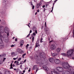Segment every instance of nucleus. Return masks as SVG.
<instances>
[{"label": "nucleus", "instance_id": "nucleus-1", "mask_svg": "<svg viewBox=\"0 0 74 74\" xmlns=\"http://www.w3.org/2000/svg\"><path fill=\"white\" fill-rule=\"evenodd\" d=\"M2 3L5 4V6L3 9L0 10V16L1 18H4L5 16L4 14H5V10L10 7L11 5L7 1V0H3Z\"/></svg>", "mask_w": 74, "mask_h": 74}, {"label": "nucleus", "instance_id": "nucleus-2", "mask_svg": "<svg viewBox=\"0 0 74 74\" xmlns=\"http://www.w3.org/2000/svg\"><path fill=\"white\" fill-rule=\"evenodd\" d=\"M62 66L64 69H68V71L65 70L63 71L62 74H70V72L71 71L72 66H70L67 62H63L62 63Z\"/></svg>", "mask_w": 74, "mask_h": 74}, {"label": "nucleus", "instance_id": "nucleus-3", "mask_svg": "<svg viewBox=\"0 0 74 74\" xmlns=\"http://www.w3.org/2000/svg\"><path fill=\"white\" fill-rule=\"evenodd\" d=\"M4 32V27L0 26V44H2L3 42L2 39L5 42H8V40L6 39L5 37H4V36L1 35V33H3Z\"/></svg>", "mask_w": 74, "mask_h": 74}, {"label": "nucleus", "instance_id": "nucleus-4", "mask_svg": "<svg viewBox=\"0 0 74 74\" xmlns=\"http://www.w3.org/2000/svg\"><path fill=\"white\" fill-rule=\"evenodd\" d=\"M74 52V50L73 49H70L67 52V56H71V55Z\"/></svg>", "mask_w": 74, "mask_h": 74}, {"label": "nucleus", "instance_id": "nucleus-5", "mask_svg": "<svg viewBox=\"0 0 74 74\" xmlns=\"http://www.w3.org/2000/svg\"><path fill=\"white\" fill-rule=\"evenodd\" d=\"M5 33H6L7 36H9L10 35V29L8 27H6L4 29Z\"/></svg>", "mask_w": 74, "mask_h": 74}, {"label": "nucleus", "instance_id": "nucleus-6", "mask_svg": "<svg viewBox=\"0 0 74 74\" xmlns=\"http://www.w3.org/2000/svg\"><path fill=\"white\" fill-rule=\"evenodd\" d=\"M39 56L41 58H42L43 59H45L46 58L45 56V54L44 53H42L39 54Z\"/></svg>", "mask_w": 74, "mask_h": 74}, {"label": "nucleus", "instance_id": "nucleus-7", "mask_svg": "<svg viewBox=\"0 0 74 74\" xmlns=\"http://www.w3.org/2000/svg\"><path fill=\"white\" fill-rule=\"evenodd\" d=\"M56 47L55 44H52L51 46L50 49L51 50H55L56 49Z\"/></svg>", "mask_w": 74, "mask_h": 74}, {"label": "nucleus", "instance_id": "nucleus-8", "mask_svg": "<svg viewBox=\"0 0 74 74\" xmlns=\"http://www.w3.org/2000/svg\"><path fill=\"white\" fill-rule=\"evenodd\" d=\"M54 61L56 64H59L60 63V61L56 59L54 60Z\"/></svg>", "mask_w": 74, "mask_h": 74}, {"label": "nucleus", "instance_id": "nucleus-9", "mask_svg": "<svg viewBox=\"0 0 74 74\" xmlns=\"http://www.w3.org/2000/svg\"><path fill=\"white\" fill-rule=\"evenodd\" d=\"M37 65H34L33 66V69H34V70H36V69L35 73H36L38 70V68H37Z\"/></svg>", "mask_w": 74, "mask_h": 74}, {"label": "nucleus", "instance_id": "nucleus-10", "mask_svg": "<svg viewBox=\"0 0 74 74\" xmlns=\"http://www.w3.org/2000/svg\"><path fill=\"white\" fill-rule=\"evenodd\" d=\"M49 60L50 62H51V63H53L54 61V60L53 58H49Z\"/></svg>", "mask_w": 74, "mask_h": 74}, {"label": "nucleus", "instance_id": "nucleus-11", "mask_svg": "<svg viewBox=\"0 0 74 74\" xmlns=\"http://www.w3.org/2000/svg\"><path fill=\"white\" fill-rule=\"evenodd\" d=\"M68 38H68L67 39H66V38H61L60 39V41L61 42H63L64 41L67 40Z\"/></svg>", "mask_w": 74, "mask_h": 74}, {"label": "nucleus", "instance_id": "nucleus-12", "mask_svg": "<svg viewBox=\"0 0 74 74\" xmlns=\"http://www.w3.org/2000/svg\"><path fill=\"white\" fill-rule=\"evenodd\" d=\"M42 68L46 71H48V67H47L46 66H43Z\"/></svg>", "mask_w": 74, "mask_h": 74}, {"label": "nucleus", "instance_id": "nucleus-13", "mask_svg": "<svg viewBox=\"0 0 74 74\" xmlns=\"http://www.w3.org/2000/svg\"><path fill=\"white\" fill-rule=\"evenodd\" d=\"M0 22L2 24V25H5V24H6L5 21L4 20H2L1 21V20H0Z\"/></svg>", "mask_w": 74, "mask_h": 74}, {"label": "nucleus", "instance_id": "nucleus-14", "mask_svg": "<svg viewBox=\"0 0 74 74\" xmlns=\"http://www.w3.org/2000/svg\"><path fill=\"white\" fill-rule=\"evenodd\" d=\"M17 50L18 52L19 53H21L22 52H23V51L22 50H21V49H17Z\"/></svg>", "mask_w": 74, "mask_h": 74}, {"label": "nucleus", "instance_id": "nucleus-15", "mask_svg": "<svg viewBox=\"0 0 74 74\" xmlns=\"http://www.w3.org/2000/svg\"><path fill=\"white\" fill-rule=\"evenodd\" d=\"M44 30L45 31H46V32H50V29H49L48 28V27H45L44 28Z\"/></svg>", "mask_w": 74, "mask_h": 74}, {"label": "nucleus", "instance_id": "nucleus-16", "mask_svg": "<svg viewBox=\"0 0 74 74\" xmlns=\"http://www.w3.org/2000/svg\"><path fill=\"white\" fill-rule=\"evenodd\" d=\"M38 47H40V45H39V42H38V41H37L36 44L35 48Z\"/></svg>", "mask_w": 74, "mask_h": 74}, {"label": "nucleus", "instance_id": "nucleus-17", "mask_svg": "<svg viewBox=\"0 0 74 74\" xmlns=\"http://www.w3.org/2000/svg\"><path fill=\"white\" fill-rule=\"evenodd\" d=\"M73 67H72V68H70L71 69V74H74V69H73Z\"/></svg>", "mask_w": 74, "mask_h": 74}, {"label": "nucleus", "instance_id": "nucleus-18", "mask_svg": "<svg viewBox=\"0 0 74 74\" xmlns=\"http://www.w3.org/2000/svg\"><path fill=\"white\" fill-rule=\"evenodd\" d=\"M60 50H61L60 48H58L56 49V51L57 52H60Z\"/></svg>", "mask_w": 74, "mask_h": 74}, {"label": "nucleus", "instance_id": "nucleus-19", "mask_svg": "<svg viewBox=\"0 0 74 74\" xmlns=\"http://www.w3.org/2000/svg\"><path fill=\"white\" fill-rule=\"evenodd\" d=\"M41 5H42V3H41V2H40L39 3H38L37 4V6H38V7H40V6H41Z\"/></svg>", "mask_w": 74, "mask_h": 74}, {"label": "nucleus", "instance_id": "nucleus-20", "mask_svg": "<svg viewBox=\"0 0 74 74\" xmlns=\"http://www.w3.org/2000/svg\"><path fill=\"white\" fill-rule=\"evenodd\" d=\"M52 56H56L57 55V53H52Z\"/></svg>", "mask_w": 74, "mask_h": 74}, {"label": "nucleus", "instance_id": "nucleus-21", "mask_svg": "<svg viewBox=\"0 0 74 74\" xmlns=\"http://www.w3.org/2000/svg\"><path fill=\"white\" fill-rule=\"evenodd\" d=\"M32 29L33 31H35L36 30V26H33L32 28Z\"/></svg>", "mask_w": 74, "mask_h": 74}, {"label": "nucleus", "instance_id": "nucleus-22", "mask_svg": "<svg viewBox=\"0 0 74 74\" xmlns=\"http://www.w3.org/2000/svg\"><path fill=\"white\" fill-rule=\"evenodd\" d=\"M31 4L32 5V10H34V5H33V3H32V2H31Z\"/></svg>", "mask_w": 74, "mask_h": 74}, {"label": "nucleus", "instance_id": "nucleus-23", "mask_svg": "<svg viewBox=\"0 0 74 74\" xmlns=\"http://www.w3.org/2000/svg\"><path fill=\"white\" fill-rule=\"evenodd\" d=\"M61 55H63V56H67V54H66L65 53H61Z\"/></svg>", "mask_w": 74, "mask_h": 74}, {"label": "nucleus", "instance_id": "nucleus-24", "mask_svg": "<svg viewBox=\"0 0 74 74\" xmlns=\"http://www.w3.org/2000/svg\"><path fill=\"white\" fill-rule=\"evenodd\" d=\"M42 40H43V39L41 37L40 41V42H41V43L42 42H44V41H42Z\"/></svg>", "mask_w": 74, "mask_h": 74}, {"label": "nucleus", "instance_id": "nucleus-25", "mask_svg": "<svg viewBox=\"0 0 74 74\" xmlns=\"http://www.w3.org/2000/svg\"><path fill=\"white\" fill-rule=\"evenodd\" d=\"M1 56L3 57H5V56H6V54L5 53H3V54H2Z\"/></svg>", "mask_w": 74, "mask_h": 74}, {"label": "nucleus", "instance_id": "nucleus-26", "mask_svg": "<svg viewBox=\"0 0 74 74\" xmlns=\"http://www.w3.org/2000/svg\"><path fill=\"white\" fill-rule=\"evenodd\" d=\"M20 44H24V41L23 40H21L20 42Z\"/></svg>", "mask_w": 74, "mask_h": 74}, {"label": "nucleus", "instance_id": "nucleus-27", "mask_svg": "<svg viewBox=\"0 0 74 74\" xmlns=\"http://www.w3.org/2000/svg\"><path fill=\"white\" fill-rule=\"evenodd\" d=\"M16 63V65H17V64H19V62L18 61H15L14 62V63L15 64V63Z\"/></svg>", "mask_w": 74, "mask_h": 74}, {"label": "nucleus", "instance_id": "nucleus-28", "mask_svg": "<svg viewBox=\"0 0 74 74\" xmlns=\"http://www.w3.org/2000/svg\"><path fill=\"white\" fill-rule=\"evenodd\" d=\"M22 59V58H19L18 60V62H19V61H21V59Z\"/></svg>", "mask_w": 74, "mask_h": 74}, {"label": "nucleus", "instance_id": "nucleus-29", "mask_svg": "<svg viewBox=\"0 0 74 74\" xmlns=\"http://www.w3.org/2000/svg\"><path fill=\"white\" fill-rule=\"evenodd\" d=\"M11 54L12 56H14V52H12L11 53Z\"/></svg>", "mask_w": 74, "mask_h": 74}, {"label": "nucleus", "instance_id": "nucleus-30", "mask_svg": "<svg viewBox=\"0 0 74 74\" xmlns=\"http://www.w3.org/2000/svg\"><path fill=\"white\" fill-rule=\"evenodd\" d=\"M26 53H25L24 54H23V55H22V56H23V58H24V56H25V55H26Z\"/></svg>", "mask_w": 74, "mask_h": 74}, {"label": "nucleus", "instance_id": "nucleus-31", "mask_svg": "<svg viewBox=\"0 0 74 74\" xmlns=\"http://www.w3.org/2000/svg\"><path fill=\"white\" fill-rule=\"evenodd\" d=\"M23 63H24L23 62V61H21L20 62V64H23Z\"/></svg>", "mask_w": 74, "mask_h": 74}, {"label": "nucleus", "instance_id": "nucleus-32", "mask_svg": "<svg viewBox=\"0 0 74 74\" xmlns=\"http://www.w3.org/2000/svg\"><path fill=\"white\" fill-rule=\"evenodd\" d=\"M6 59V58H3V62H4L5 61V60Z\"/></svg>", "mask_w": 74, "mask_h": 74}, {"label": "nucleus", "instance_id": "nucleus-33", "mask_svg": "<svg viewBox=\"0 0 74 74\" xmlns=\"http://www.w3.org/2000/svg\"><path fill=\"white\" fill-rule=\"evenodd\" d=\"M34 37H33V38H32V42H33V41H34Z\"/></svg>", "mask_w": 74, "mask_h": 74}, {"label": "nucleus", "instance_id": "nucleus-34", "mask_svg": "<svg viewBox=\"0 0 74 74\" xmlns=\"http://www.w3.org/2000/svg\"><path fill=\"white\" fill-rule=\"evenodd\" d=\"M45 27H47V24L46 23V22H45Z\"/></svg>", "mask_w": 74, "mask_h": 74}, {"label": "nucleus", "instance_id": "nucleus-35", "mask_svg": "<svg viewBox=\"0 0 74 74\" xmlns=\"http://www.w3.org/2000/svg\"><path fill=\"white\" fill-rule=\"evenodd\" d=\"M30 34H29L26 37H29V36H30Z\"/></svg>", "mask_w": 74, "mask_h": 74}, {"label": "nucleus", "instance_id": "nucleus-36", "mask_svg": "<svg viewBox=\"0 0 74 74\" xmlns=\"http://www.w3.org/2000/svg\"><path fill=\"white\" fill-rule=\"evenodd\" d=\"M23 43H21V44H20V47H22V46H23Z\"/></svg>", "mask_w": 74, "mask_h": 74}, {"label": "nucleus", "instance_id": "nucleus-37", "mask_svg": "<svg viewBox=\"0 0 74 74\" xmlns=\"http://www.w3.org/2000/svg\"><path fill=\"white\" fill-rule=\"evenodd\" d=\"M31 37H32V38L34 37V35L33 34H31Z\"/></svg>", "mask_w": 74, "mask_h": 74}, {"label": "nucleus", "instance_id": "nucleus-38", "mask_svg": "<svg viewBox=\"0 0 74 74\" xmlns=\"http://www.w3.org/2000/svg\"><path fill=\"white\" fill-rule=\"evenodd\" d=\"M3 64L2 61H0V64Z\"/></svg>", "mask_w": 74, "mask_h": 74}, {"label": "nucleus", "instance_id": "nucleus-39", "mask_svg": "<svg viewBox=\"0 0 74 74\" xmlns=\"http://www.w3.org/2000/svg\"><path fill=\"white\" fill-rule=\"evenodd\" d=\"M34 36H36V33H35V32H34L32 34Z\"/></svg>", "mask_w": 74, "mask_h": 74}, {"label": "nucleus", "instance_id": "nucleus-40", "mask_svg": "<svg viewBox=\"0 0 74 74\" xmlns=\"http://www.w3.org/2000/svg\"><path fill=\"white\" fill-rule=\"evenodd\" d=\"M55 3H53V6L52 7V8H53V7H54V5H55Z\"/></svg>", "mask_w": 74, "mask_h": 74}, {"label": "nucleus", "instance_id": "nucleus-41", "mask_svg": "<svg viewBox=\"0 0 74 74\" xmlns=\"http://www.w3.org/2000/svg\"><path fill=\"white\" fill-rule=\"evenodd\" d=\"M35 31V33L36 34H37V31L36 30Z\"/></svg>", "mask_w": 74, "mask_h": 74}, {"label": "nucleus", "instance_id": "nucleus-42", "mask_svg": "<svg viewBox=\"0 0 74 74\" xmlns=\"http://www.w3.org/2000/svg\"><path fill=\"white\" fill-rule=\"evenodd\" d=\"M29 44H27V45L26 46V47H29Z\"/></svg>", "mask_w": 74, "mask_h": 74}, {"label": "nucleus", "instance_id": "nucleus-43", "mask_svg": "<svg viewBox=\"0 0 74 74\" xmlns=\"http://www.w3.org/2000/svg\"><path fill=\"white\" fill-rule=\"evenodd\" d=\"M58 1V0H56L54 1V3H56V1Z\"/></svg>", "mask_w": 74, "mask_h": 74}, {"label": "nucleus", "instance_id": "nucleus-44", "mask_svg": "<svg viewBox=\"0 0 74 74\" xmlns=\"http://www.w3.org/2000/svg\"><path fill=\"white\" fill-rule=\"evenodd\" d=\"M44 27V26H42L41 28V29H43Z\"/></svg>", "mask_w": 74, "mask_h": 74}, {"label": "nucleus", "instance_id": "nucleus-45", "mask_svg": "<svg viewBox=\"0 0 74 74\" xmlns=\"http://www.w3.org/2000/svg\"><path fill=\"white\" fill-rule=\"evenodd\" d=\"M14 69V68H13L12 66H10V69Z\"/></svg>", "mask_w": 74, "mask_h": 74}, {"label": "nucleus", "instance_id": "nucleus-46", "mask_svg": "<svg viewBox=\"0 0 74 74\" xmlns=\"http://www.w3.org/2000/svg\"><path fill=\"white\" fill-rule=\"evenodd\" d=\"M21 73H22V72H21V71H19V74H21Z\"/></svg>", "mask_w": 74, "mask_h": 74}, {"label": "nucleus", "instance_id": "nucleus-47", "mask_svg": "<svg viewBox=\"0 0 74 74\" xmlns=\"http://www.w3.org/2000/svg\"><path fill=\"white\" fill-rule=\"evenodd\" d=\"M14 47V45H12L11 46V47Z\"/></svg>", "mask_w": 74, "mask_h": 74}, {"label": "nucleus", "instance_id": "nucleus-48", "mask_svg": "<svg viewBox=\"0 0 74 74\" xmlns=\"http://www.w3.org/2000/svg\"><path fill=\"white\" fill-rule=\"evenodd\" d=\"M53 8H52V10H51V12H52V11H53Z\"/></svg>", "mask_w": 74, "mask_h": 74}, {"label": "nucleus", "instance_id": "nucleus-49", "mask_svg": "<svg viewBox=\"0 0 74 74\" xmlns=\"http://www.w3.org/2000/svg\"><path fill=\"white\" fill-rule=\"evenodd\" d=\"M45 5H43L42 6V8H45Z\"/></svg>", "mask_w": 74, "mask_h": 74}, {"label": "nucleus", "instance_id": "nucleus-50", "mask_svg": "<svg viewBox=\"0 0 74 74\" xmlns=\"http://www.w3.org/2000/svg\"><path fill=\"white\" fill-rule=\"evenodd\" d=\"M48 4H47L46 5V7L45 8H47V7H48Z\"/></svg>", "mask_w": 74, "mask_h": 74}, {"label": "nucleus", "instance_id": "nucleus-51", "mask_svg": "<svg viewBox=\"0 0 74 74\" xmlns=\"http://www.w3.org/2000/svg\"><path fill=\"white\" fill-rule=\"evenodd\" d=\"M17 58H13V60H16V59Z\"/></svg>", "mask_w": 74, "mask_h": 74}, {"label": "nucleus", "instance_id": "nucleus-52", "mask_svg": "<svg viewBox=\"0 0 74 74\" xmlns=\"http://www.w3.org/2000/svg\"><path fill=\"white\" fill-rule=\"evenodd\" d=\"M32 32V30H30L29 31V34H30V33H31Z\"/></svg>", "mask_w": 74, "mask_h": 74}, {"label": "nucleus", "instance_id": "nucleus-53", "mask_svg": "<svg viewBox=\"0 0 74 74\" xmlns=\"http://www.w3.org/2000/svg\"><path fill=\"white\" fill-rule=\"evenodd\" d=\"M37 12H40V10H39V9H38L37 10Z\"/></svg>", "mask_w": 74, "mask_h": 74}, {"label": "nucleus", "instance_id": "nucleus-54", "mask_svg": "<svg viewBox=\"0 0 74 74\" xmlns=\"http://www.w3.org/2000/svg\"><path fill=\"white\" fill-rule=\"evenodd\" d=\"M26 60H25L23 62V63H25V62H26Z\"/></svg>", "mask_w": 74, "mask_h": 74}, {"label": "nucleus", "instance_id": "nucleus-55", "mask_svg": "<svg viewBox=\"0 0 74 74\" xmlns=\"http://www.w3.org/2000/svg\"><path fill=\"white\" fill-rule=\"evenodd\" d=\"M12 66V63L10 64V66Z\"/></svg>", "mask_w": 74, "mask_h": 74}, {"label": "nucleus", "instance_id": "nucleus-56", "mask_svg": "<svg viewBox=\"0 0 74 74\" xmlns=\"http://www.w3.org/2000/svg\"><path fill=\"white\" fill-rule=\"evenodd\" d=\"M48 41H50V38L49 37L48 38Z\"/></svg>", "mask_w": 74, "mask_h": 74}, {"label": "nucleus", "instance_id": "nucleus-57", "mask_svg": "<svg viewBox=\"0 0 74 74\" xmlns=\"http://www.w3.org/2000/svg\"><path fill=\"white\" fill-rule=\"evenodd\" d=\"M50 34V33L49 32V33L47 32V35H48V34Z\"/></svg>", "mask_w": 74, "mask_h": 74}, {"label": "nucleus", "instance_id": "nucleus-58", "mask_svg": "<svg viewBox=\"0 0 74 74\" xmlns=\"http://www.w3.org/2000/svg\"><path fill=\"white\" fill-rule=\"evenodd\" d=\"M7 73H8V74H10V72L9 71H8Z\"/></svg>", "mask_w": 74, "mask_h": 74}, {"label": "nucleus", "instance_id": "nucleus-59", "mask_svg": "<svg viewBox=\"0 0 74 74\" xmlns=\"http://www.w3.org/2000/svg\"><path fill=\"white\" fill-rule=\"evenodd\" d=\"M22 65H21L20 66V68H22Z\"/></svg>", "mask_w": 74, "mask_h": 74}, {"label": "nucleus", "instance_id": "nucleus-60", "mask_svg": "<svg viewBox=\"0 0 74 74\" xmlns=\"http://www.w3.org/2000/svg\"><path fill=\"white\" fill-rule=\"evenodd\" d=\"M52 42V40H50L49 42V43H51V42Z\"/></svg>", "mask_w": 74, "mask_h": 74}, {"label": "nucleus", "instance_id": "nucleus-61", "mask_svg": "<svg viewBox=\"0 0 74 74\" xmlns=\"http://www.w3.org/2000/svg\"><path fill=\"white\" fill-rule=\"evenodd\" d=\"M15 41H16V42L17 41V38H16L15 39Z\"/></svg>", "mask_w": 74, "mask_h": 74}, {"label": "nucleus", "instance_id": "nucleus-62", "mask_svg": "<svg viewBox=\"0 0 74 74\" xmlns=\"http://www.w3.org/2000/svg\"><path fill=\"white\" fill-rule=\"evenodd\" d=\"M30 68H29V70H28V72H30Z\"/></svg>", "mask_w": 74, "mask_h": 74}, {"label": "nucleus", "instance_id": "nucleus-63", "mask_svg": "<svg viewBox=\"0 0 74 74\" xmlns=\"http://www.w3.org/2000/svg\"><path fill=\"white\" fill-rule=\"evenodd\" d=\"M37 12H36L35 13V15H37Z\"/></svg>", "mask_w": 74, "mask_h": 74}, {"label": "nucleus", "instance_id": "nucleus-64", "mask_svg": "<svg viewBox=\"0 0 74 74\" xmlns=\"http://www.w3.org/2000/svg\"><path fill=\"white\" fill-rule=\"evenodd\" d=\"M23 73H25V70H24L23 71Z\"/></svg>", "mask_w": 74, "mask_h": 74}]
</instances>
